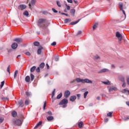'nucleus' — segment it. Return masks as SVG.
<instances>
[{"mask_svg":"<svg viewBox=\"0 0 129 129\" xmlns=\"http://www.w3.org/2000/svg\"><path fill=\"white\" fill-rule=\"evenodd\" d=\"M56 42H53L51 44V46H56Z\"/></svg>","mask_w":129,"mask_h":129,"instance_id":"nucleus-49","label":"nucleus"},{"mask_svg":"<svg viewBox=\"0 0 129 129\" xmlns=\"http://www.w3.org/2000/svg\"><path fill=\"white\" fill-rule=\"evenodd\" d=\"M15 42H17L18 44H21L23 42V39L22 38H16L14 39Z\"/></svg>","mask_w":129,"mask_h":129,"instance_id":"nucleus-11","label":"nucleus"},{"mask_svg":"<svg viewBox=\"0 0 129 129\" xmlns=\"http://www.w3.org/2000/svg\"><path fill=\"white\" fill-rule=\"evenodd\" d=\"M11 69V67L10 66L7 68V72L9 73V74H11V72L10 71V69Z\"/></svg>","mask_w":129,"mask_h":129,"instance_id":"nucleus-41","label":"nucleus"},{"mask_svg":"<svg viewBox=\"0 0 129 129\" xmlns=\"http://www.w3.org/2000/svg\"><path fill=\"white\" fill-rule=\"evenodd\" d=\"M80 21V19L77 20V21L71 22L70 24V25H71V26H74V25H76V24L79 23Z\"/></svg>","mask_w":129,"mask_h":129,"instance_id":"nucleus-16","label":"nucleus"},{"mask_svg":"<svg viewBox=\"0 0 129 129\" xmlns=\"http://www.w3.org/2000/svg\"><path fill=\"white\" fill-rule=\"evenodd\" d=\"M34 46H36V47H38L40 46V42L35 41L33 43Z\"/></svg>","mask_w":129,"mask_h":129,"instance_id":"nucleus-23","label":"nucleus"},{"mask_svg":"<svg viewBox=\"0 0 129 129\" xmlns=\"http://www.w3.org/2000/svg\"><path fill=\"white\" fill-rule=\"evenodd\" d=\"M63 95V94H62V93H60L59 94H58L56 97L57 99H60V98H61V97H62V96Z\"/></svg>","mask_w":129,"mask_h":129,"instance_id":"nucleus-30","label":"nucleus"},{"mask_svg":"<svg viewBox=\"0 0 129 129\" xmlns=\"http://www.w3.org/2000/svg\"><path fill=\"white\" fill-rule=\"evenodd\" d=\"M23 15L26 16V17L29 16V12L28 11H25L23 13Z\"/></svg>","mask_w":129,"mask_h":129,"instance_id":"nucleus-31","label":"nucleus"},{"mask_svg":"<svg viewBox=\"0 0 129 129\" xmlns=\"http://www.w3.org/2000/svg\"><path fill=\"white\" fill-rule=\"evenodd\" d=\"M26 54L27 55V56H31V53L29 51L27 52Z\"/></svg>","mask_w":129,"mask_h":129,"instance_id":"nucleus-51","label":"nucleus"},{"mask_svg":"<svg viewBox=\"0 0 129 129\" xmlns=\"http://www.w3.org/2000/svg\"><path fill=\"white\" fill-rule=\"evenodd\" d=\"M55 61H59V57H56L55 58Z\"/></svg>","mask_w":129,"mask_h":129,"instance_id":"nucleus-59","label":"nucleus"},{"mask_svg":"<svg viewBox=\"0 0 129 129\" xmlns=\"http://www.w3.org/2000/svg\"><path fill=\"white\" fill-rule=\"evenodd\" d=\"M56 4L59 8H61V4L59 1H56Z\"/></svg>","mask_w":129,"mask_h":129,"instance_id":"nucleus-40","label":"nucleus"},{"mask_svg":"<svg viewBox=\"0 0 129 129\" xmlns=\"http://www.w3.org/2000/svg\"><path fill=\"white\" fill-rule=\"evenodd\" d=\"M42 123H43V122L42 121H39L36 125L34 127V128H38V126H40V125H42Z\"/></svg>","mask_w":129,"mask_h":129,"instance_id":"nucleus-18","label":"nucleus"},{"mask_svg":"<svg viewBox=\"0 0 129 129\" xmlns=\"http://www.w3.org/2000/svg\"><path fill=\"white\" fill-rule=\"evenodd\" d=\"M76 81L78 83H80V82H81V83H92V81H91V80H90L88 79H81L79 78H77V79H76Z\"/></svg>","mask_w":129,"mask_h":129,"instance_id":"nucleus-2","label":"nucleus"},{"mask_svg":"<svg viewBox=\"0 0 129 129\" xmlns=\"http://www.w3.org/2000/svg\"><path fill=\"white\" fill-rule=\"evenodd\" d=\"M127 92L129 95V90H127L126 89H123L122 90V93H126Z\"/></svg>","mask_w":129,"mask_h":129,"instance_id":"nucleus-32","label":"nucleus"},{"mask_svg":"<svg viewBox=\"0 0 129 129\" xmlns=\"http://www.w3.org/2000/svg\"><path fill=\"white\" fill-rule=\"evenodd\" d=\"M45 67V63L44 62H42L40 65H39V68H41V69H43Z\"/></svg>","mask_w":129,"mask_h":129,"instance_id":"nucleus-22","label":"nucleus"},{"mask_svg":"<svg viewBox=\"0 0 129 129\" xmlns=\"http://www.w3.org/2000/svg\"><path fill=\"white\" fill-rule=\"evenodd\" d=\"M81 94H78L77 95V98L78 100L80 99V96H81Z\"/></svg>","mask_w":129,"mask_h":129,"instance_id":"nucleus-48","label":"nucleus"},{"mask_svg":"<svg viewBox=\"0 0 129 129\" xmlns=\"http://www.w3.org/2000/svg\"><path fill=\"white\" fill-rule=\"evenodd\" d=\"M82 33V32L81 31H79L77 33V35L78 36L79 35H81Z\"/></svg>","mask_w":129,"mask_h":129,"instance_id":"nucleus-57","label":"nucleus"},{"mask_svg":"<svg viewBox=\"0 0 129 129\" xmlns=\"http://www.w3.org/2000/svg\"><path fill=\"white\" fill-rule=\"evenodd\" d=\"M47 104V102L44 101V105H43V110H45V108H46V105Z\"/></svg>","mask_w":129,"mask_h":129,"instance_id":"nucleus-38","label":"nucleus"},{"mask_svg":"<svg viewBox=\"0 0 129 129\" xmlns=\"http://www.w3.org/2000/svg\"><path fill=\"white\" fill-rule=\"evenodd\" d=\"M76 98H77L76 96H72L70 97V100L72 102L75 101V100H76Z\"/></svg>","mask_w":129,"mask_h":129,"instance_id":"nucleus-12","label":"nucleus"},{"mask_svg":"<svg viewBox=\"0 0 129 129\" xmlns=\"http://www.w3.org/2000/svg\"><path fill=\"white\" fill-rule=\"evenodd\" d=\"M26 95H27V96H30V93L26 92Z\"/></svg>","mask_w":129,"mask_h":129,"instance_id":"nucleus-58","label":"nucleus"},{"mask_svg":"<svg viewBox=\"0 0 129 129\" xmlns=\"http://www.w3.org/2000/svg\"><path fill=\"white\" fill-rule=\"evenodd\" d=\"M35 70H36V67L35 66H33L30 69V72H34V71H35Z\"/></svg>","mask_w":129,"mask_h":129,"instance_id":"nucleus-29","label":"nucleus"},{"mask_svg":"<svg viewBox=\"0 0 129 129\" xmlns=\"http://www.w3.org/2000/svg\"><path fill=\"white\" fill-rule=\"evenodd\" d=\"M21 54H19L17 56V59H20V57H21Z\"/></svg>","mask_w":129,"mask_h":129,"instance_id":"nucleus-61","label":"nucleus"},{"mask_svg":"<svg viewBox=\"0 0 129 129\" xmlns=\"http://www.w3.org/2000/svg\"><path fill=\"white\" fill-rule=\"evenodd\" d=\"M18 103L20 106L23 105V101L22 100L18 101Z\"/></svg>","mask_w":129,"mask_h":129,"instance_id":"nucleus-37","label":"nucleus"},{"mask_svg":"<svg viewBox=\"0 0 129 129\" xmlns=\"http://www.w3.org/2000/svg\"><path fill=\"white\" fill-rule=\"evenodd\" d=\"M66 6L67 7V9L68 10V11H69L70 10V6L67 5V4H66Z\"/></svg>","mask_w":129,"mask_h":129,"instance_id":"nucleus-47","label":"nucleus"},{"mask_svg":"<svg viewBox=\"0 0 129 129\" xmlns=\"http://www.w3.org/2000/svg\"><path fill=\"white\" fill-rule=\"evenodd\" d=\"M104 121L105 122H107V121H108V118H106L104 119Z\"/></svg>","mask_w":129,"mask_h":129,"instance_id":"nucleus-60","label":"nucleus"},{"mask_svg":"<svg viewBox=\"0 0 129 129\" xmlns=\"http://www.w3.org/2000/svg\"><path fill=\"white\" fill-rule=\"evenodd\" d=\"M31 5H32V6H34L35 4H36V0H31Z\"/></svg>","mask_w":129,"mask_h":129,"instance_id":"nucleus-36","label":"nucleus"},{"mask_svg":"<svg viewBox=\"0 0 129 129\" xmlns=\"http://www.w3.org/2000/svg\"><path fill=\"white\" fill-rule=\"evenodd\" d=\"M42 50H43V47L40 46L37 50V54L38 55H41L42 54Z\"/></svg>","mask_w":129,"mask_h":129,"instance_id":"nucleus-13","label":"nucleus"},{"mask_svg":"<svg viewBox=\"0 0 129 129\" xmlns=\"http://www.w3.org/2000/svg\"><path fill=\"white\" fill-rule=\"evenodd\" d=\"M97 26H98V23H96L94 24V25L93 26V30H95L96 28H97Z\"/></svg>","mask_w":129,"mask_h":129,"instance_id":"nucleus-26","label":"nucleus"},{"mask_svg":"<svg viewBox=\"0 0 129 129\" xmlns=\"http://www.w3.org/2000/svg\"><path fill=\"white\" fill-rule=\"evenodd\" d=\"M34 79H35V76L33 75V74H30V76H27L25 78V81L26 82H30V81H33Z\"/></svg>","mask_w":129,"mask_h":129,"instance_id":"nucleus-4","label":"nucleus"},{"mask_svg":"<svg viewBox=\"0 0 129 129\" xmlns=\"http://www.w3.org/2000/svg\"><path fill=\"white\" fill-rule=\"evenodd\" d=\"M70 14L73 16V17H74V16H75V9L71 10Z\"/></svg>","mask_w":129,"mask_h":129,"instance_id":"nucleus-17","label":"nucleus"},{"mask_svg":"<svg viewBox=\"0 0 129 129\" xmlns=\"http://www.w3.org/2000/svg\"><path fill=\"white\" fill-rule=\"evenodd\" d=\"M108 89L109 91V92H111L112 91H116V90H117V88L114 86H109L108 87Z\"/></svg>","mask_w":129,"mask_h":129,"instance_id":"nucleus-7","label":"nucleus"},{"mask_svg":"<svg viewBox=\"0 0 129 129\" xmlns=\"http://www.w3.org/2000/svg\"><path fill=\"white\" fill-rule=\"evenodd\" d=\"M108 71H109V70L107 69H103L101 70L100 71L98 72V73H103L104 72H108Z\"/></svg>","mask_w":129,"mask_h":129,"instance_id":"nucleus-15","label":"nucleus"},{"mask_svg":"<svg viewBox=\"0 0 129 129\" xmlns=\"http://www.w3.org/2000/svg\"><path fill=\"white\" fill-rule=\"evenodd\" d=\"M13 124L14 125H21L22 124V121L19 119L14 120Z\"/></svg>","mask_w":129,"mask_h":129,"instance_id":"nucleus-6","label":"nucleus"},{"mask_svg":"<svg viewBox=\"0 0 129 129\" xmlns=\"http://www.w3.org/2000/svg\"><path fill=\"white\" fill-rule=\"evenodd\" d=\"M121 11H122L123 15H124V16H125V12L124 11L123 9H122V10H121Z\"/></svg>","mask_w":129,"mask_h":129,"instance_id":"nucleus-62","label":"nucleus"},{"mask_svg":"<svg viewBox=\"0 0 129 129\" xmlns=\"http://www.w3.org/2000/svg\"><path fill=\"white\" fill-rule=\"evenodd\" d=\"M123 6V4L122 3H119L118 4V7H119V9H120V11H122V10H123V8H122Z\"/></svg>","mask_w":129,"mask_h":129,"instance_id":"nucleus-24","label":"nucleus"},{"mask_svg":"<svg viewBox=\"0 0 129 129\" xmlns=\"http://www.w3.org/2000/svg\"><path fill=\"white\" fill-rule=\"evenodd\" d=\"M56 91V89H54V90L52 92V98H53V96H54V95H55V91Z\"/></svg>","mask_w":129,"mask_h":129,"instance_id":"nucleus-50","label":"nucleus"},{"mask_svg":"<svg viewBox=\"0 0 129 129\" xmlns=\"http://www.w3.org/2000/svg\"><path fill=\"white\" fill-rule=\"evenodd\" d=\"M17 114H18V113L16 112V111H14L12 112V116H13V117H16V116H17Z\"/></svg>","mask_w":129,"mask_h":129,"instance_id":"nucleus-21","label":"nucleus"},{"mask_svg":"<svg viewBox=\"0 0 129 129\" xmlns=\"http://www.w3.org/2000/svg\"><path fill=\"white\" fill-rule=\"evenodd\" d=\"M112 113H113V112H109L107 114V116L111 117L112 116Z\"/></svg>","mask_w":129,"mask_h":129,"instance_id":"nucleus-28","label":"nucleus"},{"mask_svg":"<svg viewBox=\"0 0 129 129\" xmlns=\"http://www.w3.org/2000/svg\"><path fill=\"white\" fill-rule=\"evenodd\" d=\"M67 103H68V100L67 99H63L58 103V105H62V107L65 108V107H67Z\"/></svg>","mask_w":129,"mask_h":129,"instance_id":"nucleus-3","label":"nucleus"},{"mask_svg":"<svg viewBox=\"0 0 129 129\" xmlns=\"http://www.w3.org/2000/svg\"><path fill=\"white\" fill-rule=\"evenodd\" d=\"M52 12H53V13H58V11H57L56 10H55V9H54V8H52Z\"/></svg>","mask_w":129,"mask_h":129,"instance_id":"nucleus-44","label":"nucleus"},{"mask_svg":"<svg viewBox=\"0 0 129 129\" xmlns=\"http://www.w3.org/2000/svg\"><path fill=\"white\" fill-rule=\"evenodd\" d=\"M29 103H30V102L29 101V100H26L25 101V104L26 105H29Z\"/></svg>","mask_w":129,"mask_h":129,"instance_id":"nucleus-43","label":"nucleus"},{"mask_svg":"<svg viewBox=\"0 0 129 129\" xmlns=\"http://www.w3.org/2000/svg\"><path fill=\"white\" fill-rule=\"evenodd\" d=\"M47 114L49 115H52V112H51V111H48L47 112Z\"/></svg>","mask_w":129,"mask_h":129,"instance_id":"nucleus-53","label":"nucleus"},{"mask_svg":"<svg viewBox=\"0 0 129 129\" xmlns=\"http://www.w3.org/2000/svg\"><path fill=\"white\" fill-rule=\"evenodd\" d=\"M18 73H19V71H18L17 70H16V71L15 72V73H14V78H17V75Z\"/></svg>","mask_w":129,"mask_h":129,"instance_id":"nucleus-34","label":"nucleus"},{"mask_svg":"<svg viewBox=\"0 0 129 129\" xmlns=\"http://www.w3.org/2000/svg\"><path fill=\"white\" fill-rule=\"evenodd\" d=\"M47 119L48 121H50V120H53V119H54V117H53V116H49L47 117Z\"/></svg>","mask_w":129,"mask_h":129,"instance_id":"nucleus-20","label":"nucleus"},{"mask_svg":"<svg viewBox=\"0 0 129 129\" xmlns=\"http://www.w3.org/2000/svg\"><path fill=\"white\" fill-rule=\"evenodd\" d=\"M119 81H121V82H125V80H124V77L122 76H119L118 77Z\"/></svg>","mask_w":129,"mask_h":129,"instance_id":"nucleus-10","label":"nucleus"},{"mask_svg":"<svg viewBox=\"0 0 129 129\" xmlns=\"http://www.w3.org/2000/svg\"><path fill=\"white\" fill-rule=\"evenodd\" d=\"M126 82H127V84L128 85H129V77L127 78L126 79Z\"/></svg>","mask_w":129,"mask_h":129,"instance_id":"nucleus-52","label":"nucleus"},{"mask_svg":"<svg viewBox=\"0 0 129 129\" xmlns=\"http://www.w3.org/2000/svg\"><path fill=\"white\" fill-rule=\"evenodd\" d=\"M87 94H88V91H86L84 93V98H86V97L87 96Z\"/></svg>","mask_w":129,"mask_h":129,"instance_id":"nucleus-35","label":"nucleus"},{"mask_svg":"<svg viewBox=\"0 0 129 129\" xmlns=\"http://www.w3.org/2000/svg\"><path fill=\"white\" fill-rule=\"evenodd\" d=\"M78 126L79 128H82L83 126V122L82 121H80L78 123Z\"/></svg>","mask_w":129,"mask_h":129,"instance_id":"nucleus-19","label":"nucleus"},{"mask_svg":"<svg viewBox=\"0 0 129 129\" xmlns=\"http://www.w3.org/2000/svg\"><path fill=\"white\" fill-rule=\"evenodd\" d=\"M37 24L39 26L41 24H43V27H48L50 25V23L45 19L41 18L39 19L37 21Z\"/></svg>","mask_w":129,"mask_h":129,"instance_id":"nucleus-1","label":"nucleus"},{"mask_svg":"<svg viewBox=\"0 0 129 129\" xmlns=\"http://www.w3.org/2000/svg\"><path fill=\"white\" fill-rule=\"evenodd\" d=\"M126 104L129 106V102H126Z\"/></svg>","mask_w":129,"mask_h":129,"instance_id":"nucleus-64","label":"nucleus"},{"mask_svg":"<svg viewBox=\"0 0 129 129\" xmlns=\"http://www.w3.org/2000/svg\"><path fill=\"white\" fill-rule=\"evenodd\" d=\"M93 59L94 60H97L98 59H100V57L98 55H95V56L93 57Z\"/></svg>","mask_w":129,"mask_h":129,"instance_id":"nucleus-33","label":"nucleus"},{"mask_svg":"<svg viewBox=\"0 0 129 129\" xmlns=\"http://www.w3.org/2000/svg\"><path fill=\"white\" fill-rule=\"evenodd\" d=\"M61 15L66 16L67 17H68V16H69L68 14L63 13H61Z\"/></svg>","mask_w":129,"mask_h":129,"instance_id":"nucleus-56","label":"nucleus"},{"mask_svg":"<svg viewBox=\"0 0 129 129\" xmlns=\"http://www.w3.org/2000/svg\"><path fill=\"white\" fill-rule=\"evenodd\" d=\"M2 99L3 100H9V98H8V97H6V98L3 97V98H2Z\"/></svg>","mask_w":129,"mask_h":129,"instance_id":"nucleus-46","label":"nucleus"},{"mask_svg":"<svg viewBox=\"0 0 129 129\" xmlns=\"http://www.w3.org/2000/svg\"><path fill=\"white\" fill-rule=\"evenodd\" d=\"M122 87H125V82H123L122 85Z\"/></svg>","mask_w":129,"mask_h":129,"instance_id":"nucleus-55","label":"nucleus"},{"mask_svg":"<svg viewBox=\"0 0 129 129\" xmlns=\"http://www.w3.org/2000/svg\"><path fill=\"white\" fill-rule=\"evenodd\" d=\"M36 72H37V73H39V72H40V67L37 68L36 69Z\"/></svg>","mask_w":129,"mask_h":129,"instance_id":"nucleus-45","label":"nucleus"},{"mask_svg":"<svg viewBox=\"0 0 129 129\" xmlns=\"http://www.w3.org/2000/svg\"><path fill=\"white\" fill-rule=\"evenodd\" d=\"M11 47L12 49H17V48H18V44L16 42H14L12 44Z\"/></svg>","mask_w":129,"mask_h":129,"instance_id":"nucleus-14","label":"nucleus"},{"mask_svg":"<svg viewBox=\"0 0 129 129\" xmlns=\"http://www.w3.org/2000/svg\"><path fill=\"white\" fill-rule=\"evenodd\" d=\"M116 37L118 40L119 44H121V41L122 40V35L119 33V32H117L116 33Z\"/></svg>","mask_w":129,"mask_h":129,"instance_id":"nucleus-5","label":"nucleus"},{"mask_svg":"<svg viewBox=\"0 0 129 129\" xmlns=\"http://www.w3.org/2000/svg\"><path fill=\"white\" fill-rule=\"evenodd\" d=\"M103 84H105V85H110V82H109V81H107L106 82H103Z\"/></svg>","mask_w":129,"mask_h":129,"instance_id":"nucleus-27","label":"nucleus"},{"mask_svg":"<svg viewBox=\"0 0 129 129\" xmlns=\"http://www.w3.org/2000/svg\"><path fill=\"white\" fill-rule=\"evenodd\" d=\"M68 3H69L70 4H72L73 3V0H67Z\"/></svg>","mask_w":129,"mask_h":129,"instance_id":"nucleus-54","label":"nucleus"},{"mask_svg":"<svg viewBox=\"0 0 129 129\" xmlns=\"http://www.w3.org/2000/svg\"><path fill=\"white\" fill-rule=\"evenodd\" d=\"M128 119H129V117H127L126 118H125V119H124V120L126 121L128 120Z\"/></svg>","mask_w":129,"mask_h":129,"instance_id":"nucleus-63","label":"nucleus"},{"mask_svg":"<svg viewBox=\"0 0 129 129\" xmlns=\"http://www.w3.org/2000/svg\"><path fill=\"white\" fill-rule=\"evenodd\" d=\"M18 9L19 10H21V11H23L25 9H27V6L24 5H20L18 6Z\"/></svg>","mask_w":129,"mask_h":129,"instance_id":"nucleus-8","label":"nucleus"},{"mask_svg":"<svg viewBox=\"0 0 129 129\" xmlns=\"http://www.w3.org/2000/svg\"><path fill=\"white\" fill-rule=\"evenodd\" d=\"M4 121V117H0V123H2Z\"/></svg>","mask_w":129,"mask_h":129,"instance_id":"nucleus-42","label":"nucleus"},{"mask_svg":"<svg viewBox=\"0 0 129 129\" xmlns=\"http://www.w3.org/2000/svg\"><path fill=\"white\" fill-rule=\"evenodd\" d=\"M4 85H5V81L1 82V88H2V87H4Z\"/></svg>","mask_w":129,"mask_h":129,"instance_id":"nucleus-39","label":"nucleus"},{"mask_svg":"<svg viewBox=\"0 0 129 129\" xmlns=\"http://www.w3.org/2000/svg\"><path fill=\"white\" fill-rule=\"evenodd\" d=\"M70 96V91H66L64 92V97L65 98H68Z\"/></svg>","mask_w":129,"mask_h":129,"instance_id":"nucleus-9","label":"nucleus"},{"mask_svg":"<svg viewBox=\"0 0 129 129\" xmlns=\"http://www.w3.org/2000/svg\"><path fill=\"white\" fill-rule=\"evenodd\" d=\"M71 19H64V24H67V23H69V22H71Z\"/></svg>","mask_w":129,"mask_h":129,"instance_id":"nucleus-25","label":"nucleus"}]
</instances>
